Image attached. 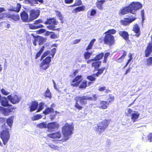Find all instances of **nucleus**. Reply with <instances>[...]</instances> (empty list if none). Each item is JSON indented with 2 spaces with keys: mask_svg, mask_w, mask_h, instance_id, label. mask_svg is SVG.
<instances>
[{
  "mask_svg": "<svg viewBox=\"0 0 152 152\" xmlns=\"http://www.w3.org/2000/svg\"><path fill=\"white\" fill-rule=\"evenodd\" d=\"M142 7V5L140 2H133L129 6L125 7L121 10L120 13L122 15L129 12L135 14L134 11L140 9Z\"/></svg>",
  "mask_w": 152,
  "mask_h": 152,
  "instance_id": "1",
  "label": "nucleus"
},
{
  "mask_svg": "<svg viewBox=\"0 0 152 152\" xmlns=\"http://www.w3.org/2000/svg\"><path fill=\"white\" fill-rule=\"evenodd\" d=\"M74 127L72 125L66 123L62 128V131L65 141L68 140L73 134Z\"/></svg>",
  "mask_w": 152,
  "mask_h": 152,
  "instance_id": "2",
  "label": "nucleus"
},
{
  "mask_svg": "<svg viewBox=\"0 0 152 152\" xmlns=\"http://www.w3.org/2000/svg\"><path fill=\"white\" fill-rule=\"evenodd\" d=\"M109 123V121L107 120L100 122L97 124V126L95 127V130L97 133L100 134L103 132L108 126Z\"/></svg>",
  "mask_w": 152,
  "mask_h": 152,
  "instance_id": "3",
  "label": "nucleus"
},
{
  "mask_svg": "<svg viewBox=\"0 0 152 152\" xmlns=\"http://www.w3.org/2000/svg\"><path fill=\"white\" fill-rule=\"evenodd\" d=\"M0 137L1 139L3 144L5 145L9 140L10 135L8 129H3L0 133Z\"/></svg>",
  "mask_w": 152,
  "mask_h": 152,
  "instance_id": "4",
  "label": "nucleus"
},
{
  "mask_svg": "<svg viewBox=\"0 0 152 152\" xmlns=\"http://www.w3.org/2000/svg\"><path fill=\"white\" fill-rule=\"evenodd\" d=\"M104 41L105 44L108 45L110 46L113 45L115 42V38L112 35L105 34Z\"/></svg>",
  "mask_w": 152,
  "mask_h": 152,
  "instance_id": "5",
  "label": "nucleus"
},
{
  "mask_svg": "<svg viewBox=\"0 0 152 152\" xmlns=\"http://www.w3.org/2000/svg\"><path fill=\"white\" fill-rule=\"evenodd\" d=\"M8 99L13 104H16L19 103L21 99V98L19 96L11 94L7 96Z\"/></svg>",
  "mask_w": 152,
  "mask_h": 152,
  "instance_id": "6",
  "label": "nucleus"
},
{
  "mask_svg": "<svg viewBox=\"0 0 152 152\" xmlns=\"http://www.w3.org/2000/svg\"><path fill=\"white\" fill-rule=\"evenodd\" d=\"M51 61V57L50 56L47 57L43 60L40 64V67L43 69H47L49 66V64Z\"/></svg>",
  "mask_w": 152,
  "mask_h": 152,
  "instance_id": "7",
  "label": "nucleus"
},
{
  "mask_svg": "<svg viewBox=\"0 0 152 152\" xmlns=\"http://www.w3.org/2000/svg\"><path fill=\"white\" fill-rule=\"evenodd\" d=\"M59 127L58 124L56 122H52L48 124V131L52 132L54 130H57Z\"/></svg>",
  "mask_w": 152,
  "mask_h": 152,
  "instance_id": "8",
  "label": "nucleus"
},
{
  "mask_svg": "<svg viewBox=\"0 0 152 152\" xmlns=\"http://www.w3.org/2000/svg\"><path fill=\"white\" fill-rule=\"evenodd\" d=\"M77 98L79 101L80 104L82 105L86 104L88 100H93V98L92 97L89 96H79Z\"/></svg>",
  "mask_w": 152,
  "mask_h": 152,
  "instance_id": "9",
  "label": "nucleus"
},
{
  "mask_svg": "<svg viewBox=\"0 0 152 152\" xmlns=\"http://www.w3.org/2000/svg\"><path fill=\"white\" fill-rule=\"evenodd\" d=\"M39 10H31L30 11V15L29 20L30 21L37 18L39 15Z\"/></svg>",
  "mask_w": 152,
  "mask_h": 152,
  "instance_id": "10",
  "label": "nucleus"
},
{
  "mask_svg": "<svg viewBox=\"0 0 152 152\" xmlns=\"http://www.w3.org/2000/svg\"><path fill=\"white\" fill-rule=\"evenodd\" d=\"M42 22V20H38L35 21L34 25L29 24V27L31 29H36L39 28H42L43 27V26L39 24V23Z\"/></svg>",
  "mask_w": 152,
  "mask_h": 152,
  "instance_id": "11",
  "label": "nucleus"
},
{
  "mask_svg": "<svg viewBox=\"0 0 152 152\" xmlns=\"http://www.w3.org/2000/svg\"><path fill=\"white\" fill-rule=\"evenodd\" d=\"M135 19V18L131 16H129L128 18L124 19V20H121V23L122 25L126 26L129 24Z\"/></svg>",
  "mask_w": 152,
  "mask_h": 152,
  "instance_id": "12",
  "label": "nucleus"
},
{
  "mask_svg": "<svg viewBox=\"0 0 152 152\" xmlns=\"http://www.w3.org/2000/svg\"><path fill=\"white\" fill-rule=\"evenodd\" d=\"M119 34L125 40H127L129 38V34L128 33L125 31H120L119 32Z\"/></svg>",
  "mask_w": 152,
  "mask_h": 152,
  "instance_id": "13",
  "label": "nucleus"
},
{
  "mask_svg": "<svg viewBox=\"0 0 152 152\" xmlns=\"http://www.w3.org/2000/svg\"><path fill=\"white\" fill-rule=\"evenodd\" d=\"M152 51V44H149L145 51V56L148 57L150 56Z\"/></svg>",
  "mask_w": 152,
  "mask_h": 152,
  "instance_id": "14",
  "label": "nucleus"
},
{
  "mask_svg": "<svg viewBox=\"0 0 152 152\" xmlns=\"http://www.w3.org/2000/svg\"><path fill=\"white\" fill-rule=\"evenodd\" d=\"M20 16L23 21L27 22L29 21L28 15L25 12L23 11L20 14Z\"/></svg>",
  "mask_w": 152,
  "mask_h": 152,
  "instance_id": "15",
  "label": "nucleus"
},
{
  "mask_svg": "<svg viewBox=\"0 0 152 152\" xmlns=\"http://www.w3.org/2000/svg\"><path fill=\"white\" fill-rule=\"evenodd\" d=\"M48 136L53 139L59 138L61 136V134L60 132H57L55 133L50 134L48 135Z\"/></svg>",
  "mask_w": 152,
  "mask_h": 152,
  "instance_id": "16",
  "label": "nucleus"
},
{
  "mask_svg": "<svg viewBox=\"0 0 152 152\" xmlns=\"http://www.w3.org/2000/svg\"><path fill=\"white\" fill-rule=\"evenodd\" d=\"M58 23L54 18H52L47 19L46 21L45 22V23L46 24L57 25Z\"/></svg>",
  "mask_w": 152,
  "mask_h": 152,
  "instance_id": "17",
  "label": "nucleus"
},
{
  "mask_svg": "<svg viewBox=\"0 0 152 152\" xmlns=\"http://www.w3.org/2000/svg\"><path fill=\"white\" fill-rule=\"evenodd\" d=\"M0 103H1V105L3 106L7 107L10 106L8 103V101L7 98L5 97L2 98Z\"/></svg>",
  "mask_w": 152,
  "mask_h": 152,
  "instance_id": "18",
  "label": "nucleus"
},
{
  "mask_svg": "<svg viewBox=\"0 0 152 152\" xmlns=\"http://www.w3.org/2000/svg\"><path fill=\"white\" fill-rule=\"evenodd\" d=\"M38 103L36 102H34L32 103L31 105L30 106V111L31 112L35 110L38 106Z\"/></svg>",
  "mask_w": 152,
  "mask_h": 152,
  "instance_id": "19",
  "label": "nucleus"
},
{
  "mask_svg": "<svg viewBox=\"0 0 152 152\" xmlns=\"http://www.w3.org/2000/svg\"><path fill=\"white\" fill-rule=\"evenodd\" d=\"M1 109L3 111V114L5 115H8L9 113L12 112L13 110V109L12 108L7 109L1 107Z\"/></svg>",
  "mask_w": 152,
  "mask_h": 152,
  "instance_id": "20",
  "label": "nucleus"
},
{
  "mask_svg": "<svg viewBox=\"0 0 152 152\" xmlns=\"http://www.w3.org/2000/svg\"><path fill=\"white\" fill-rule=\"evenodd\" d=\"M85 9V7L84 6L78 7L73 10L72 12L73 13H77L78 12L81 11H83Z\"/></svg>",
  "mask_w": 152,
  "mask_h": 152,
  "instance_id": "21",
  "label": "nucleus"
},
{
  "mask_svg": "<svg viewBox=\"0 0 152 152\" xmlns=\"http://www.w3.org/2000/svg\"><path fill=\"white\" fill-rule=\"evenodd\" d=\"M140 114L138 112H134L132 115L131 119L134 122H135L136 120L139 117Z\"/></svg>",
  "mask_w": 152,
  "mask_h": 152,
  "instance_id": "22",
  "label": "nucleus"
},
{
  "mask_svg": "<svg viewBox=\"0 0 152 152\" xmlns=\"http://www.w3.org/2000/svg\"><path fill=\"white\" fill-rule=\"evenodd\" d=\"M9 18L15 21L18 20L20 19V16L17 14H11L9 16Z\"/></svg>",
  "mask_w": 152,
  "mask_h": 152,
  "instance_id": "23",
  "label": "nucleus"
},
{
  "mask_svg": "<svg viewBox=\"0 0 152 152\" xmlns=\"http://www.w3.org/2000/svg\"><path fill=\"white\" fill-rule=\"evenodd\" d=\"M133 30L137 34V36L138 37L140 35V29L138 25L136 24L134 26Z\"/></svg>",
  "mask_w": 152,
  "mask_h": 152,
  "instance_id": "24",
  "label": "nucleus"
},
{
  "mask_svg": "<svg viewBox=\"0 0 152 152\" xmlns=\"http://www.w3.org/2000/svg\"><path fill=\"white\" fill-rule=\"evenodd\" d=\"M104 56V54L103 53L96 55L94 58L92 59V60H94V61H98L101 59Z\"/></svg>",
  "mask_w": 152,
  "mask_h": 152,
  "instance_id": "25",
  "label": "nucleus"
},
{
  "mask_svg": "<svg viewBox=\"0 0 152 152\" xmlns=\"http://www.w3.org/2000/svg\"><path fill=\"white\" fill-rule=\"evenodd\" d=\"M109 103L107 102L104 101H102L100 102V108L102 109H105L107 107V105Z\"/></svg>",
  "mask_w": 152,
  "mask_h": 152,
  "instance_id": "26",
  "label": "nucleus"
},
{
  "mask_svg": "<svg viewBox=\"0 0 152 152\" xmlns=\"http://www.w3.org/2000/svg\"><path fill=\"white\" fill-rule=\"evenodd\" d=\"M14 117L13 116H11L7 120V125L10 127H11L12 124Z\"/></svg>",
  "mask_w": 152,
  "mask_h": 152,
  "instance_id": "27",
  "label": "nucleus"
},
{
  "mask_svg": "<svg viewBox=\"0 0 152 152\" xmlns=\"http://www.w3.org/2000/svg\"><path fill=\"white\" fill-rule=\"evenodd\" d=\"M101 63L100 61H95L92 63V66L94 67L95 69H98Z\"/></svg>",
  "mask_w": 152,
  "mask_h": 152,
  "instance_id": "28",
  "label": "nucleus"
},
{
  "mask_svg": "<svg viewBox=\"0 0 152 152\" xmlns=\"http://www.w3.org/2000/svg\"><path fill=\"white\" fill-rule=\"evenodd\" d=\"M54 110L52 107H47L44 111H43V113L45 115H47L53 112Z\"/></svg>",
  "mask_w": 152,
  "mask_h": 152,
  "instance_id": "29",
  "label": "nucleus"
},
{
  "mask_svg": "<svg viewBox=\"0 0 152 152\" xmlns=\"http://www.w3.org/2000/svg\"><path fill=\"white\" fill-rule=\"evenodd\" d=\"M126 51H124V52L123 54V55L120 57L119 58L117 59L116 60V61L117 62H119V63H121L123 61V60L124 59V58L126 56Z\"/></svg>",
  "mask_w": 152,
  "mask_h": 152,
  "instance_id": "30",
  "label": "nucleus"
},
{
  "mask_svg": "<svg viewBox=\"0 0 152 152\" xmlns=\"http://www.w3.org/2000/svg\"><path fill=\"white\" fill-rule=\"evenodd\" d=\"M87 51V52L84 53V54L85 58L86 59L89 58L92 55L93 53L92 51L89 52L88 50Z\"/></svg>",
  "mask_w": 152,
  "mask_h": 152,
  "instance_id": "31",
  "label": "nucleus"
},
{
  "mask_svg": "<svg viewBox=\"0 0 152 152\" xmlns=\"http://www.w3.org/2000/svg\"><path fill=\"white\" fill-rule=\"evenodd\" d=\"M95 41L96 39H93L91 41L88 46L86 48V50H88L92 49V47L94 45V43L95 42Z\"/></svg>",
  "mask_w": 152,
  "mask_h": 152,
  "instance_id": "32",
  "label": "nucleus"
},
{
  "mask_svg": "<svg viewBox=\"0 0 152 152\" xmlns=\"http://www.w3.org/2000/svg\"><path fill=\"white\" fill-rule=\"evenodd\" d=\"M37 126L40 129L48 128V124L46 123L42 122L37 125Z\"/></svg>",
  "mask_w": 152,
  "mask_h": 152,
  "instance_id": "33",
  "label": "nucleus"
},
{
  "mask_svg": "<svg viewBox=\"0 0 152 152\" xmlns=\"http://www.w3.org/2000/svg\"><path fill=\"white\" fill-rule=\"evenodd\" d=\"M116 31L114 29H110L104 33V34L109 35L114 34L116 33Z\"/></svg>",
  "mask_w": 152,
  "mask_h": 152,
  "instance_id": "34",
  "label": "nucleus"
},
{
  "mask_svg": "<svg viewBox=\"0 0 152 152\" xmlns=\"http://www.w3.org/2000/svg\"><path fill=\"white\" fill-rule=\"evenodd\" d=\"M87 81L86 80H83L81 83L79 87L80 88H86L87 87Z\"/></svg>",
  "mask_w": 152,
  "mask_h": 152,
  "instance_id": "35",
  "label": "nucleus"
},
{
  "mask_svg": "<svg viewBox=\"0 0 152 152\" xmlns=\"http://www.w3.org/2000/svg\"><path fill=\"white\" fill-rule=\"evenodd\" d=\"M82 76L81 75H77L73 80L72 82L75 83L76 82H80V83L82 80Z\"/></svg>",
  "mask_w": 152,
  "mask_h": 152,
  "instance_id": "36",
  "label": "nucleus"
},
{
  "mask_svg": "<svg viewBox=\"0 0 152 152\" xmlns=\"http://www.w3.org/2000/svg\"><path fill=\"white\" fill-rule=\"evenodd\" d=\"M44 50V47H42L40 49L39 51L37 53L35 57V58L36 59H37L40 56L41 54L42 53Z\"/></svg>",
  "mask_w": 152,
  "mask_h": 152,
  "instance_id": "37",
  "label": "nucleus"
},
{
  "mask_svg": "<svg viewBox=\"0 0 152 152\" xmlns=\"http://www.w3.org/2000/svg\"><path fill=\"white\" fill-rule=\"evenodd\" d=\"M42 117L41 115L40 114H37L34 116L32 118L33 121H35L41 118Z\"/></svg>",
  "mask_w": 152,
  "mask_h": 152,
  "instance_id": "38",
  "label": "nucleus"
},
{
  "mask_svg": "<svg viewBox=\"0 0 152 152\" xmlns=\"http://www.w3.org/2000/svg\"><path fill=\"white\" fill-rule=\"evenodd\" d=\"M55 25H54V24L50 25L49 26H47V27L48 29H49L50 30H53V31L58 29V28H57V29L55 28Z\"/></svg>",
  "mask_w": 152,
  "mask_h": 152,
  "instance_id": "39",
  "label": "nucleus"
},
{
  "mask_svg": "<svg viewBox=\"0 0 152 152\" xmlns=\"http://www.w3.org/2000/svg\"><path fill=\"white\" fill-rule=\"evenodd\" d=\"M94 75L93 74V75L88 76L87 77V79L91 81H95L96 80V78L94 76Z\"/></svg>",
  "mask_w": 152,
  "mask_h": 152,
  "instance_id": "40",
  "label": "nucleus"
},
{
  "mask_svg": "<svg viewBox=\"0 0 152 152\" xmlns=\"http://www.w3.org/2000/svg\"><path fill=\"white\" fill-rule=\"evenodd\" d=\"M47 33L48 35H49L51 33H53L50 35V37L51 38L55 39L57 37V36L54 34V32L47 31Z\"/></svg>",
  "mask_w": 152,
  "mask_h": 152,
  "instance_id": "41",
  "label": "nucleus"
},
{
  "mask_svg": "<svg viewBox=\"0 0 152 152\" xmlns=\"http://www.w3.org/2000/svg\"><path fill=\"white\" fill-rule=\"evenodd\" d=\"M48 145L51 148L54 150H59L58 147L56 145H55L52 144H49Z\"/></svg>",
  "mask_w": 152,
  "mask_h": 152,
  "instance_id": "42",
  "label": "nucleus"
},
{
  "mask_svg": "<svg viewBox=\"0 0 152 152\" xmlns=\"http://www.w3.org/2000/svg\"><path fill=\"white\" fill-rule=\"evenodd\" d=\"M82 4L81 1L80 0H76L74 4L73 5L71 6V7L73 6H79L81 5Z\"/></svg>",
  "mask_w": 152,
  "mask_h": 152,
  "instance_id": "43",
  "label": "nucleus"
},
{
  "mask_svg": "<svg viewBox=\"0 0 152 152\" xmlns=\"http://www.w3.org/2000/svg\"><path fill=\"white\" fill-rule=\"evenodd\" d=\"M51 93L49 90L48 88L46 91L45 96L46 97H50Z\"/></svg>",
  "mask_w": 152,
  "mask_h": 152,
  "instance_id": "44",
  "label": "nucleus"
},
{
  "mask_svg": "<svg viewBox=\"0 0 152 152\" xmlns=\"http://www.w3.org/2000/svg\"><path fill=\"white\" fill-rule=\"evenodd\" d=\"M44 104L43 103L41 102L39 104V107L37 111L38 112H39L43 108Z\"/></svg>",
  "mask_w": 152,
  "mask_h": 152,
  "instance_id": "45",
  "label": "nucleus"
},
{
  "mask_svg": "<svg viewBox=\"0 0 152 152\" xmlns=\"http://www.w3.org/2000/svg\"><path fill=\"white\" fill-rule=\"evenodd\" d=\"M147 64L149 66L152 64V57H150L147 59Z\"/></svg>",
  "mask_w": 152,
  "mask_h": 152,
  "instance_id": "46",
  "label": "nucleus"
},
{
  "mask_svg": "<svg viewBox=\"0 0 152 152\" xmlns=\"http://www.w3.org/2000/svg\"><path fill=\"white\" fill-rule=\"evenodd\" d=\"M49 53V52L48 51H47L44 53L41 57L40 60H42L44 58L48 55Z\"/></svg>",
  "mask_w": 152,
  "mask_h": 152,
  "instance_id": "47",
  "label": "nucleus"
},
{
  "mask_svg": "<svg viewBox=\"0 0 152 152\" xmlns=\"http://www.w3.org/2000/svg\"><path fill=\"white\" fill-rule=\"evenodd\" d=\"M90 11V15L91 16H94L96 13V10L94 9H91V10H89Z\"/></svg>",
  "mask_w": 152,
  "mask_h": 152,
  "instance_id": "48",
  "label": "nucleus"
},
{
  "mask_svg": "<svg viewBox=\"0 0 152 152\" xmlns=\"http://www.w3.org/2000/svg\"><path fill=\"white\" fill-rule=\"evenodd\" d=\"M1 92L3 94L5 95H7L9 94L8 91L4 88H2L1 89Z\"/></svg>",
  "mask_w": 152,
  "mask_h": 152,
  "instance_id": "49",
  "label": "nucleus"
},
{
  "mask_svg": "<svg viewBox=\"0 0 152 152\" xmlns=\"http://www.w3.org/2000/svg\"><path fill=\"white\" fill-rule=\"evenodd\" d=\"M39 45H41L43 43L44 39L43 38L39 36Z\"/></svg>",
  "mask_w": 152,
  "mask_h": 152,
  "instance_id": "50",
  "label": "nucleus"
},
{
  "mask_svg": "<svg viewBox=\"0 0 152 152\" xmlns=\"http://www.w3.org/2000/svg\"><path fill=\"white\" fill-rule=\"evenodd\" d=\"M105 69V67L101 68L98 69V72L99 74H101L102 73H103V71Z\"/></svg>",
  "mask_w": 152,
  "mask_h": 152,
  "instance_id": "51",
  "label": "nucleus"
},
{
  "mask_svg": "<svg viewBox=\"0 0 152 152\" xmlns=\"http://www.w3.org/2000/svg\"><path fill=\"white\" fill-rule=\"evenodd\" d=\"M75 106L79 110H81L82 108V106H80L78 104V103H77V102H76L75 105Z\"/></svg>",
  "mask_w": 152,
  "mask_h": 152,
  "instance_id": "52",
  "label": "nucleus"
},
{
  "mask_svg": "<svg viewBox=\"0 0 152 152\" xmlns=\"http://www.w3.org/2000/svg\"><path fill=\"white\" fill-rule=\"evenodd\" d=\"M148 139L150 142L152 141V133L149 134L148 136Z\"/></svg>",
  "mask_w": 152,
  "mask_h": 152,
  "instance_id": "53",
  "label": "nucleus"
},
{
  "mask_svg": "<svg viewBox=\"0 0 152 152\" xmlns=\"http://www.w3.org/2000/svg\"><path fill=\"white\" fill-rule=\"evenodd\" d=\"M81 40V39H76L74 40L73 42V44H75L77 43H79Z\"/></svg>",
  "mask_w": 152,
  "mask_h": 152,
  "instance_id": "54",
  "label": "nucleus"
},
{
  "mask_svg": "<svg viewBox=\"0 0 152 152\" xmlns=\"http://www.w3.org/2000/svg\"><path fill=\"white\" fill-rule=\"evenodd\" d=\"M80 83V82H76L75 83H72L71 85L73 86H77L79 85Z\"/></svg>",
  "mask_w": 152,
  "mask_h": 152,
  "instance_id": "55",
  "label": "nucleus"
},
{
  "mask_svg": "<svg viewBox=\"0 0 152 152\" xmlns=\"http://www.w3.org/2000/svg\"><path fill=\"white\" fill-rule=\"evenodd\" d=\"M7 15L5 13H1L0 14V19H3L4 18H5Z\"/></svg>",
  "mask_w": 152,
  "mask_h": 152,
  "instance_id": "56",
  "label": "nucleus"
},
{
  "mask_svg": "<svg viewBox=\"0 0 152 152\" xmlns=\"http://www.w3.org/2000/svg\"><path fill=\"white\" fill-rule=\"evenodd\" d=\"M106 90V87L103 86L102 87H99L98 89V90L100 91H102Z\"/></svg>",
  "mask_w": 152,
  "mask_h": 152,
  "instance_id": "57",
  "label": "nucleus"
},
{
  "mask_svg": "<svg viewBox=\"0 0 152 152\" xmlns=\"http://www.w3.org/2000/svg\"><path fill=\"white\" fill-rule=\"evenodd\" d=\"M129 59L128 60L127 62L129 63L132 59V55L131 53H130L129 55Z\"/></svg>",
  "mask_w": 152,
  "mask_h": 152,
  "instance_id": "58",
  "label": "nucleus"
},
{
  "mask_svg": "<svg viewBox=\"0 0 152 152\" xmlns=\"http://www.w3.org/2000/svg\"><path fill=\"white\" fill-rule=\"evenodd\" d=\"M73 1V0H64L65 3L66 4H71L72 3Z\"/></svg>",
  "mask_w": 152,
  "mask_h": 152,
  "instance_id": "59",
  "label": "nucleus"
},
{
  "mask_svg": "<svg viewBox=\"0 0 152 152\" xmlns=\"http://www.w3.org/2000/svg\"><path fill=\"white\" fill-rule=\"evenodd\" d=\"M39 36H37L36 37H35L34 39L37 43H39Z\"/></svg>",
  "mask_w": 152,
  "mask_h": 152,
  "instance_id": "60",
  "label": "nucleus"
},
{
  "mask_svg": "<svg viewBox=\"0 0 152 152\" xmlns=\"http://www.w3.org/2000/svg\"><path fill=\"white\" fill-rule=\"evenodd\" d=\"M46 31V30L44 29L41 28L39 30V33H42L45 32Z\"/></svg>",
  "mask_w": 152,
  "mask_h": 152,
  "instance_id": "61",
  "label": "nucleus"
},
{
  "mask_svg": "<svg viewBox=\"0 0 152 152\" xmlns=\"http://www.w3.org/2000/svg\"><path fill=\"white\" fill-rule=\"evenodd\" d=\"M51 51L52 53H53V55H52V56H53L54 55V54L56 52V49L55 48H54L51 50Z\"/></svg>",
  "mask_w": 152,
  "mask_h": 152,
  "instance_id": "62",
  "label": "nucleus"
},
{
  "mask_svg": "<svg viewBox=\"0 0 152 152\" xmlns=\"http://www.w3.org/2000/svg\"><path fill=\"white\" fill-rule=\"evenodd\" d=\"M98 97V96H97L96 94H94L93 95V97H92L93 98V100L95 101L97 99V98Z\"/></svg>",
  "mask_w": 152,
  "mask_h": 152,
  "instance_id": "63",
  "label": "nucleus"
},
{
  "mask_svg": "<svg viewBox=\"0 0 152 152\" xmlns=\"http://www.w3.org/2000/svg\"><path fill=\"white\" fill-rule=\"evenodd\" d=\"M35 0V3L36 4H38V2H37V1H39V2H40L41 3H42L43 2V0Z\"/></svg>",
  "mask_w": 152,
  "mask_h": 152,
  "instance_id": "64",
  "label": "nucleus"
}]
</instances>
